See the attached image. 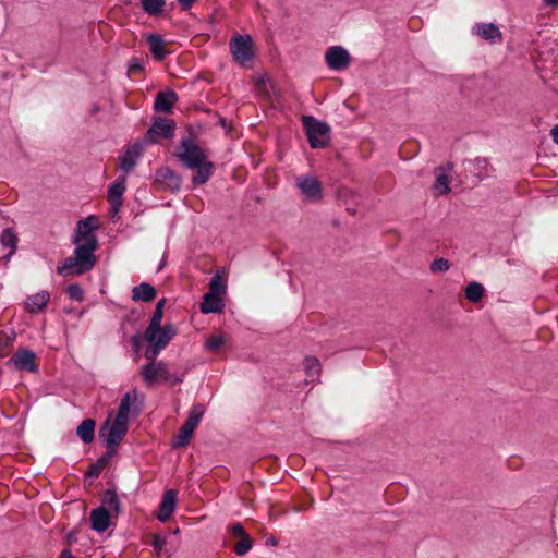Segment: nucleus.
I'll return each instance as SVG.
<instances>
[{"instance_id": "1", "label": "nucleus", "mask_w": 558, "mask_h": 558, "mask_svg": "<svg viewBox=\"0 0 558 558\" xmlns=\"http://www.w3.org/2000/svg\"><path fill=\"white\" fill-rule=\"evenodd\" d=\"M175 156L185 168L196 170L192 177L193 186L207 183L214 174V163L208 160L205 151L191 137L180 141Z\"/></svg>"}, {"instance_id": "2", "label": "nucleus", "mask_w": 558, "mask_h": 558, "mask_svg": "<svg viewBox=\"0 0 558 558\" xmlns=\"http://www.w3.org/2000/svg\"><path fill=\"white\" fill-rule=\"evenodd\" d=\"M76 245L73 256L65 258L57 272L60 276L69 277L73 275H83L94 268L97 263L95 255L98 248V240L93 239L90 242L74 243Z\"/></svg>"}, {"instance_id": "3", "label": "nucleus", "mask_w": 558, "mask_h": 558, "mask_svg": "<svg viewBox=\"0 0 558 558\" xmlns=\"http://www.w3.org/2000/svg\"><path fill=\"white\" fill-rule=\"evenodd\" d=\"M302 124L312 148H324L330 141V126L312 116H303Z\"/></svg>"}, {"instance_id": "4", "label": "nucleus", "mask_w": 558, "mask_h": 558, "mask_svg": "<svg viewBox=\"0 0 558 558\" xmlns=\"http://www.w3.org/2000/svg\"><path fill=\"white\" fill-rule=\"evenodd\" d=\"M175 335L177 328L171 324H167L163 327L160 325V329H158V331H153V338L148 336V330H145L144 337L148 342V347L144 353L145 359L148 361H154L160 351L169 344Z\"/></svg>"}, {"instance_id": "5", "label": "nucleus", "mask_w": 558, "mask_h": 558, "mask_svg": "<svg viewBox=\"0 0 558 558\" xmlns=\"http://www.w3.org/2000/svg\"><path fill=\"white\" fill-rule=\"evenodd\" d=\"M128 432V421L114 418L112 423L109 420L100 427L99 437L104 439L109 456H113L118 446L123 440Z\"/></svg>"}, {"instance_id": "6", "label": "nucleus", "mask_w": 558, "mask_h": 558, "mask_svg": "<svg viewBox=\"0 0 558 558\" xmlns=\"http://www.w3.org/2000/svg\"><path fill=\"white\" fill-rule=\"evenodd\" d=\"M205 413V409L202 404H195L189 412V416L184 424L180 427L178 435L174 439L173 447L180 448L187 445L190 441L195 428L199 424L203 415Z\"/></svg>"}, {"instance_id": "7", "label": "nucleus", "mask_w": 558, "mask_h": 558, "mask_svg": "<svg viewBox=\"0 0 558 558\" xmlns=\"http://www.w3.org/2000/svg\"><path fill=\"white\" fill-rule=\"evenodd\" d=\"M295 186L307 202H318L323 197L320 181L313 174H302L295 178Z\"/></svg>"}, {"instance_id": "8", "label": "nucleus", "mask_w": 558, "mask_h": 558, "mask_svg": "<svg viewBox=\"0 0 558 558\" xmlns=\"http://www.w3.org/2000/svg\"><path fill=\"white\" fill-rule=\"evenodd\" d=\"M230 52L235 62L244 65L253 58V41L250 35H236L230 39Z\"/></svg>"}, {"instance_id": "9", "label": "nucleus", "mask_w": 558, "mask_h": 558, "mask_svg": "<svg viewBox=\"0 0 558 558\" xmlns=\"http://www.w3.org/2000/svg\"><path fill=\"white\" fill-rule=\"evenodd\" d=\"M175 123L171 119L160 118L155 120L149 128L147 134L143 138L144 144H153L156 142L155 136L163 138H172L174 135Z\"/></svg>"}, {"instance_id": "10", "label": "nucleus", "mask_w": 558, "mask_h": 558, "mask_svg": "<svg viewBox=\"0 0 558 558\" xmlns=\"http://www.w3.org/2000/svg\"><path fill=\"white\" fill-rule=\"evenodd\" d=\"M126 179L124 175L118 177L108 189V202L110 204V213L117 215L122 207V196L126 190Z\"/></svg>"}, {"instance_id": "11", "label": "nucleus", "mask_w": 558, "mask_h": 558, "mask_svg": "<svg viewBox=\"0 0 558 558\" xmlns=\"http://www.w3.org/2000/svg\"><path fill=\"white\" fill-rule=\"evenodd\" d=\"M98 228V219L96 216L90 215L85 219L77 222L76 232L73 236V243H85L90 242L93 239H97L94 231Z\"/></svg>"}, {"instance_id": "12", "label": "nucleus", "mask_w": 558, "mask_h": 558, "mask_svg": "<svg viewBox=\"0 0 558 558\" xmlns=\"http://www.w3.org/2000/svg\"><path fill=\"white\" fill-rule=\"evenodd\" d=\"M325 60L329 69L341 71L350 64V54L343 47L333 46L327 49Z\"/></svg>"}, {"instance_id": "13", "label": "nucleus", "mask_w": 558, "mask_h": 558, "mask_svg": "<svg viewBox=\"0 0 558 558\" xmlns=\"http://www.w3.org/2000/svg\"><path fill=\"white\" fill-rule=\"evenodd\" d=\"M36 355L28 349H19L8 364L19 371L36 372L37 365L35 364Z\"/></svg>"}, {"instance_id": "14", "label": "nucleus", "mask_w": 558, "mask_h": 558, "mask_svg": "<svg viewBox=\"0 0 558 558\" xmlns=\"http://www.w3.org/2000/svg\"><path fill=\"white\" fill-rule=\"evenodd\" d=\"M142 375L144 380L149 385L156 381L158 378L163 380H171V373L168 371L166 363L162 361L157 363L149 361V363L142 367Z\"/></svg>"}, {"instance_id": "15", "label": "nucleus", "mask_w": 558, "mask_h": 558, "mask_svg": "<svg viewBox=\"0 0 558 558\" xmlns=\"http://www.w3.org/2000/svg\"><path fill=\"white\" fill-rule=\"evenodd\" d=\"M472 33L490 44L502 41V34L494 23H476L472 28Z\"/></svg>"}, {"instance_id": "16", "label": "nucleus", "mask_w": 558, "mask_h": 558, "mask_svg": "<svg viewBox=\"0 0 558 558\" xmlns=\"http://www.w3.org/2000/svg\"><path fill=\"white\" fill-rule=\"evenodd\" d=\"M144 142H137L129 146L120 157V168L125 172H130L136 165L138 158L143 154Z\"/></svg>"}, {"instance_id": "17", "label": "nucleus", "mask_w": 558, "mask_h": 558, "mask_svg": "<svg viewBox=\"0 0 558 558\" xmlns=\"http://www.w3.org/2000/svg\"><path fill=\"white\" fill-rule=\"evenodd\" d=\"M177 495L174 489H168L163 494L157 513V519L160 522H167L172 517L175 510Z\"/></svg>"}, {"instance_id": "18", "label": "nucleus", "mask_w": 558, "mask_h": 558, "mask_svg": "<svg viewBox=\"0 0 558 558\" xmlns=\"http://www.w3.org/2000/svg\"><path fill=\"white\" fill-rule=\"evenodd\" d=\"M156 182L165 189L179 191L181 187V177L170 168H161L156 172Z\"/></svg>"}, {"instance_id": "19", "label": "nucleus", "mask_w": 558, "mask_h": 558, "mask_svg": "<svg viewBox=\"0 0 558 558\" xmlns=\"http://www.w3.org/2000/svg\"><path fill=\"white\" fill-rule=\"evenodd\" d=\"M110 514L105 507H99L90 512V525L96 532H105L110 525Z\"/></svg>"}, {"instance_id": "20", "label": "nucleus", "mask_w": 558, "mask_h": 558, "mask_svg": "<svg viewBox=\"0 0 558 558\" xmlns=\"http://www.w3.org/2000/svg\"><path fill=\"white\" fill-rule=\"evenodd\" d=\"M177 100L178 96L173 90L160 92L156 95L154 108L158 112L169 113Z\"/></svg>"}, {"instance_id": "21", "label": "nucleus", "mask_w": 558, "mask_h": 558, "mask_svg": "<svg viewBox=\"0 0 558 558\" xmlns=\"http://www.w3.org/2000/svg\"><path fill=\"white\" fill-rule=\"evenodd\" d=\"M50 301V293L48 291H40L27 298L25 302L26 310L34 314L41 312Z\"/></svg>"}, {"instance_id": "22", "label": "nucleus", "mask_w": 558, "mask_h": 558, "mask_svg": "<svg viewBox=\"0 0 558 558\" xmlns=\"http://www.w3.org/2000/svg\"><path fill=\"white\" fill-rule=\"evenodd\" d=\"M199 307L201 312L204 314L220 313L225 307L222 296L206 293Z\"/></svg>"}, {"instance_id": "23", "label": "nucleus", "mask_w": 558, "mask_h": 558, "mask_svg": "<svg viewBox=\"0 0 558 558\" xmlns=\"http://www.w3.org/2000/svg\"><path fill=\"white\" fill-rule=\"evenodd\" d=\"M155 288L147 282H142L141 284L134 287L132 290V299L134 301L150 302L155 299Z\"/></svg>"}, {"instance_id": "24", "label": "nucleus", "mask_w": 558, "mask_h": 558, "mask_svg": "<svg viewBox=\"0 0 558 558\" xmlns=\"http://www.w3.org/2000/svg\"><path fill=\"white\" fill-rule=\"evenodd\" d=\"M96 422L85 418L76 428V434L84 444H90L95 438Z\"/></svg>"}, {"instance_id": "25", "label": "nucleus", "mask_w": 558, "mask_h": 558, "mask_svg": "<svg viewBox=\"0 0 558 558\" xmlns=\"http://www.w3.org/2000/svg\"><path fill=\"white\" fill-rule=\"evenodd\" d=\"M147 43L150 47V52L153 57L156 60L161 61L167 54L162 37L157 34H150L147 37Z\"/></svg>"}, {"instance_id": "26", "label": "nucleus", "mask_w": 558, "mask_h": 558, "mask_svg": "<svg viewBox=\"0 0 558 558\" xmlns=\"http://www.w3.org/2000/svg\"><path fill=\"white\" fill-rule=\"evenodd\" d=\"M436 181L433 186L435 193L437 195H445L450 192L449 187V178L446 173V170L442 167H438L435 169Z\"/></svg>"}, {"instance_id": "27", "label": "nucleus", "mask_w": 558, "mask_h": 558, "mask_svg": "<svg viewBox=\"0 0 558 558\" xmlns=\"http://www.w3.org/2000/svg\"><path fill=\"white\" fill-rule=\"evenodd\" d=\"M0 242L4 247L10 248L9 253L4 257L5 260H9L15 253L17 246V236L15 232L11 228L4 229L0 235Z\"/></svg>"}, {"instance_id": "28", "label": "nucleus", "mask_w": 558, "mask_h": 558, "mask_svg": "<svg viewBox=\"0 0 558 558\" xmlns=\"http://www.w3.org/2000/svg\"><path fill=\"white\" fill-rule=\"evenodd\" d=\"M136 399H137L136 390L126 392L120 402L116 417H118L119 420L128 421L131 403L136 401Z\"/></svg>"}, {"instance_id": "29", "label": "nucleus", "mask_w": 558, "mask_h": 558, "mask_svg": "<svg viewBox=\"0 0 558 558\" xmlns=\"http://www.w3.org/2000/svg\"><path fill=\"white\" fill-rule=\"evenodd\" d=\"M304 369L306 376L312 380H316L320 375V363L314 356H306L304 359Z\"/></svg>"}, {"instance_id": "30", "label": "nucleus", "mask_w": 558, "mask_h": 558, "mask_svg": "<svg viewBox=\"0 0 558 558\" xmlns=\"http://www.w3.org/2000/svg\"><path fill=\"white\" fill-rule=\"evenodd\" d=\"M100 507H105L109 513H119L120 500L118 495L112 490H106Z\"/></svg>"}, {"instance_id": "31", "label": "nucleus", "mask_w": 558, "mask_h": 558, "mask_svg": "<svg viewBox=\"0 0 558 558\" xmlns=\"http://www.w3.org/2000/svg\"><path fill=\"white\" fill-rule=\"evenodd\" d=\"M483 295H484V287L481 283H478L476 281H472L466 286L465 298L471 303H477L478 301H481Z\"/></svg>"}, {"instance_id": "32", "label": "nucleus", "mask_w": 558, "mask_h": 558, "mask_svg": "<svg viewBox=\"0 0 558 558\" xmlns=\"http://www.w3.org/2000/svg\"><path fill=\"white\" fill-rule=\"evenodd\" d=\"M166 0H142L143 10L149 15H157L161 12Z\"/></svg>"}, {"instance_id": "33", "label": "nucleus", "mask_w": 558, "mask_h": 558, "mask_svg": "<svg viewBox=\"0 0 558 558\" xmlns=\"http://www.w3.org/2000/svg\"><path fill=\"white\" fill-rule=\"evenodd\" d=\"M112 456H109L107 452L106 454L101 456L96 463H94L89 470L86 472V475L89 477H98L101 473L102 469L108 464L110 458Z\"/></svg>"}, {"instance_id": "34", "label": "nucleus", "mask_w": 558, "mask_h": 558, "mask_svg": "<svg viewBox=\"0 0 558 558\" xmlns=\"http://www.w3.org/2000/svg\"><path fill=\"white\" fill-rule=\"evenodd\" d=\"M162 316H163V311H161L159 308H155L153 316L149 320V325L146 328V330H148V336L150 338H153V331H158V329H160Z\"/></svg>"}, {"instance_id": "35", "label": "nucleus", "mask_w": 558, "mask_h": 558, "mask_svg": "<svg viewBox=\"0 0 558 558\" xmlns=\"http://www.w3.org/2000/svg\"><path fill=\"white\" fill-rule=\"evenodd\" d=\"M252 548V538L250 535H245L244 537L240 538V541L234 546V553L238 556H244L247 554Z\"/></svg>"}, {"instance_id": "36", "label": "nucleus", "mask_w": 558, "mask_h": 558, "mask_svg": "<svg viewBox=\"0 0 558 558\" xmlns=\"http://www.w3.org/2000/svg\"><path fill=\"white\" fill-rule=\"evenodd\" d=\"M226 292V286L222 283V280L219 276H215L211 278L209 283V291L207 293L222 296Z\"/></svg>"}, {"instance_id": "37", "label": "nucleus", "mask_w": 558, "mask_h": 558, "mask_svg": "<svg viewBox=\"0 0 558 558\" xmlns=\"http://www.w3.org/2000/svg\"><path fill=\"white\" fill-rule=\"evenodd\" d=\"M449 268V262L442 257L434 259L430 264V270L433 272H446Z\"/></svg>"}, {"instance_id": "38", "label": "nucleus", "mask_w": 558, "mask_h": 558, "mask_svg": "<svg viewBox=\"0 0 558 558\" xmlns=\"http://www.w3.org/2000/svg\"><path fill=\"white\" fill-rule=\"evenodd\" d=\"M66 293L70 299L75 301H82L84 299V292L80 284L72 283L66 288Z\"/></svg>"}, {"instance_id": "39", "label": "nucleus", "mask_w": 558, "mask_h": 558, "mask_svg": "<svg viewBox=\"0 0 558 558\" xmlns=\"http://www.w3.org/2000/svg\"><path fill=\"white\" fill-rule=\"evenodd\" d=\"M223 343H225V339L222 336H213L207 339L205 347L209 351H217L218 349H220L223 345Z\"/></svg>"}, {"instance_id": "40", "label": "nucleus", "mask_w": 558, "mask_h": 558, "mask_svg": "<svg viewBox=\"0 0 558 558\" xmlns=\"http://www.w3.org/2000/svg\"><path fill=\"white\" fill-rule=\"evenodd\" d=\"M167 544V539L158 534H154L151 536V546L155 553L159 556L162 551L165 545Z\"/></svg>"}, {"instance_id": "41", "label": "nucleus", "mask_w": 558, "mask_h": 558, "mask_svg": "<svg viewBox=\"0 0 558 558\" xmlns=\"http://www.w3.org/2000/svg\"><path fill=\"white\" fill-rule=\"evenodd\" d=\"M144 70V60L140 58H132L129 62V73L138 74Z\"/></svg>"}, {"instance_id": "42", "label": "nucleus", "mask_w": 558, "mask_h": 558, "mask_svg": "<svg viewBox=\"0 0 558 558\" xmlns=\"http://www.w3.org/2000/svg\"><path fill=\"white\" fill-rule=\"evenodd\" d=\"M230 533L233 537H240V538L247 535V533L244 530V526L239 522L231 525Z\"/></svg>"}, {"instance_id": "43", "label": "nucleus", "mask_w": 558, "mask_h": 558, "mask_svg": "<svg viewBox=\"0 0 558 558\" xmlns=\"http://www.w3.org/2000/svg\"><path fill=\"white\" fill-rule=\"evenodd\" d=\"M183 10H189L195 0H178Z\"/></svg>"}, {"instance_id": "44", "label": "nucleus", "mask_w": 558, "mask_h": 558, "mask_svg": "<svg viewBox=\"0 0 558 558\" xmlns=\"http://www.w3.org/2000/svg\"><path fill=\"white\" fill-rule=\"evenodd\" d=\"M543 4L545 7L557 8L558 7V0H543Z\"/></svg>"}, {"instance_id": "45", "label": "nucleus", "mask_w": 558, "mask_h": 558, "mask_svg": "<svg viewBox=\"0 0 558 558\" xmlns=\"http://www.w3.org/2000/svg\"><path fill=\"white\" fill-rule=\"evenodd\" d=\"M59 558H75L73 556V554L71 553V550L69 549H63L60 554V557Z\"/></svg>"}, {"instance_id": "46", "label": "nucleus", "mask_w": 558, "mask_h": 558, "mask_svg": "<svg viewBox=\"0 0 558 558\" xmlns=\"http://www.w3.org/2000/svg\"><path fill=\"white\" fill-rule=\"evenodd\" d=\"M167 381L170 383L171 385H175V384L181 383L182 378L174 374H171V380H167Z\"/></svg>"}, {"instance_id": "47", "label": "nucleus", "mask_w": 558, "mask_h": 558, "mask_svg": "<svg viewBox=\"0 0 558 558\" xmlns=\"http://www.w3.org/2000/svg\"><path fill=\"white\" fill-rule=\"evenodd\" d=\"M553 140L558 144V124L551 130Z\"/></svg>"}, {"instance_id": "48", "label": "nucleus", "mask_w": 558, "mask_h": 558, "mask_svg": "<svg viewBox=\"0 0 558 558\" xmlns=\"http://www.w3.org/2000/svg\"><path fill=\"white\" fill-rule=\"evenodd\" d=\"M165 304H166V299H160V300L157 302V304H156L155 308H159V310L163 311Z\"/></svg>"}, {"instance_id": "49", "label": "nucleus", "mask_w": 558, "mask_h": 558, "mask_svg": "<svg viewBox=\"0 0 558 558\" xmlns=\"http://www.w3.org/2000/svg\"><path fill=\"white\" fill-rule=\"evenodd\" d=\"M277 539L275 537H269L267 541H266V544L267 545H271V546H276L277 545Z\"/></svg>"}, {"instance_id": "50", "label": "nucleus", "mask_w": 558, "mask_h": 558, "mask_svg": "<svg viewBox=\"0 0 558 558\" xmlns=\"http://www.w3.org/2000/svg\"><path fill=\"white\" fill-rule=\"evenodd\" d=\"M219 123L225 128L227 126V120L225 118H220Z\"/></svg>"}, {"instance_id": "51", "label": "nucleus", "mask_w": 558, "mask_h": 558, "mask_svg": "<svg viewBox=\"0 0 558 558\" xmlns=\"http://www.w3.org/2000/svg\"><path fill=\"white\" fill-rule=\"evenodd\" d=\"M347 210L351 214V215H355V209H351V208H347Z\"/></svg>"}]
</instances>
